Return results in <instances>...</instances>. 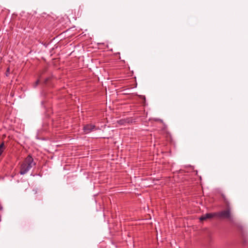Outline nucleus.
<instances>
[{"mask_svg": "<svg viewBox=\"0 0 248 248\" xmlns=\"http://www.w3.org/2000/svg\"><path fill=\"white\" fill-rule=\"evenodd\" d=\"M216 216V213H207L204 215L201 216L199 219L200 221L204 220L207 218H211Z\"/></svg>", "mask_w": 248, "mask_h": 248, "instance_id": "nucleus-4", "label": "nucleus"}, {"mask_svg": "<svg viewBox=\"0 0 248 248\" xmlns=\"http://www.w3.org/2000/svg\"><path fill=\"white\" fill-rule=\"evenodd\" d=\"M227 208L225 210L216 213V216L224 218H230L231 217V209L227 203Z\"/></svg>", "mask_w": 248, "mask_h": 248, "instance_id": "nucleus-2", "label": "nucleus"}, {"mask_svg": "<svg viewBox=\"0 0 248 248\" xmlns=\"http://www.w3.org/2000/svg\"><path fill=\"white\" fill-rule=\"evenodd\" d=\"M36 165L32 156H27L22 162L20 170L21 175L26 174L32 167Z\"/></svg>", "mask_w": 248, "mask_h": 248, "instance_id": "nucleus-1", "label": "nucleus"}, {"mask_svg": "<svg viewBox=\"0 0 248 248\" xmlns=\"http://www.w3.org/2000/svg\"><path fill=\"white\" fill-rule=\"evenodd\" d=\"M5 149V146L3 143L0 145V155H1Z\"/></svg>", "mask_w": 248, "mask_h": 248, "instance_id": "nucleus-6", "label": "nucleus"}, {"mask_svg": "<svg viewBox=\"0 0 248 248\" xmlns=\"http://www.w3.org/2000/svg\"><path fill=\"white\" fill-rule=\"evenodd\" d=\"M95 126L92 124H87L84 126L83 130L84 133L85 134L90 133L93 131L96 130Z\"/></svg>", "mask_w": 248, "mask_h": 248, "instance_id": "nucleus-3", "label": "nucleus"}, {"mask_svg": "<svg viewBox=\"0 0 248 248\" xmlns=\"http://www.w3.org/2000/svg\"><path fill=\"white\" fill-rule=\"evenodd\" d=\"M34 195H37L38 194V192L37 190L34 189L33 190Z\"/></svg>", "mask_w": 248, "mask_h": 248, "instance_id": "nucleus-7", "label": "nucleus"}, {"mask_svg": "<svg viewBox=\"0 0 248 248\" xmlns=\"http://www.w3.org/2000/svg\"><path fill=\"white\" fill-rule=\"evenodd\" d=\"M9 71H10L9 68H8L7 69V71H6V76H8V74H9Z\"/></svg>", "mask_w": 248, "mask_h": 248, "instance_id": "nucleus-8", "label": "nucleus"}, {"mask_svg": "<svg viewBox=\"0 0 248 248\" xmlns=\"http://www.w3.org/2000/svg\"><path fill=\"white\" fill-rule=\"evenodd\" d=\"M132 122V120L130 118H126L124 119H121L117 121V123L120 125H125L127 124L131 123Z\"/></svg>", "mask_w": 248, "mask_h": 248, "instance_id": "nucleus-5", "label": "nucleus"}, {"mask_svg": "<svg viewBox=\"0 0 248 248\" xmlns=\"http://www.w3.org/2000/svg\"><path fill=\"white\" fill-rule=\"evenodd\" d=\"M38 82H39V80H37V81L36 82L35 86H36V85L38 84Z\"/></svg>", "mask_w": 248, "mask_h": 248, "instance_id": "nucleus-9", "label": "nucleus"}]
</instances>
